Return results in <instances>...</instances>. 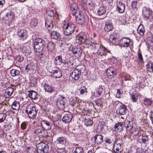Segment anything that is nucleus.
I'll return each mask as SVG.
<instances>
[{
	"instance_id": "nucleus-1",
	"label": "nucleus",
	"mask_w": 153,
	"mask_h": 153,
	"mask_svg": "<svg viewBox=\"0 0 153 153\" xmlns=\"http://www.w3.org/2000/svg\"><path fill=\"white\" fill-rule=\"evenodd\" d=\"M45 45V41L40 38H37L33 44L35 51L37 52H40L43 49Z\"/></svg>"
},
{
	"instance_id": "nucleus-2",
	"label": "nucleus",
	"mask_w": 153,
	"mask_h": 153,
	"mask_svg": "<svg viewBox=\"0 0 153 153\" xmlns=\"http://www.w3.org/2000/svg\"><path fill=\"white\" fill-rule=\"evenodd\" d=\"M62 27L65 34L68 36L74 33L76 27L75 25L69 22L64 24Z\"/></svg>"
},
{
	"instance_id": "nucleus-3",
	"label": "nucleus",
	"mask_w": 153,
	"mask_h": 153,
	"mask_svg": "<svg viewBox=\"0 0 153 153\" xmlns=\"http://www.w3.org/2000/svg\"><path fill=\"white\" fill-rule=\"evenodd\" d=\"M29 117L31 119L35 118L37 114V110L35 106L33 104L28 105L25 110Z\"/></svg>"
},
{
	"instance_id": "nucleus-4",
	"label": "nucleus",
	"mask_w": 153,
	"mask_h": 153,
	"mask_svg": "<svg viewBox=\"0 0 153 153\" xmlns=\"http://www.w3.org/2000/svg\"><path fill=\"white\" fill-rule=\"evenodd\" d=\"M123 142L121 139H119L115 142L113 147L114 151L116 153H120L123 150Z\"/></svg>"
},
{
	"instance_id": "nucleus-5",
	"label": "nucleus",
	"mask_w": 153,
	"mask_h": 153,
	"mask_svg": "<svg viewBox=\"0 0 153 153\" xmlns=\"http://www.w3.org/2000/svg\"><path fill=\"white\" fill-rule=\"evenodd\" d=\"M120 45L122 47L131 48L133 46V42L128 38L123 37L120 40Z\"/></svg>"
},
{
	"instance_id": "nucleus-6",
	"label": "nucleus",
	"mask_w": 153,
	"mask_h": 153,
	"mask_svg": "<svg viewBox=\"0 0 153 153\" xmlns=\"http://www.w3.org/2000/svg\"><path fill=\"white\" fill-rule=\"evenodd\" d=\"M37 151L38 153H47L49 150V146L48 144L41 142L36 145Z\"/></svg>"
},
{
	"instance_id": "nucleus-7",
	"label": "nucleus",
	"mask_w": 153,
	"mask_h": 153,
	"mask_svg": "<svg viewBox=\"0 0 153 153\" xmlns=\"http://www.w3.org/2000/svg\"><path fill=\"white\" fill-rule=\"evenodd\" d=\"M76 21L77 23L81 25L83 24L88 20V16L83 15L82 13L79 12L76 16Z\"/></svg>"
},
{
	"instance_id": "nucleus-8",
	"label": "nucleus",
	"mask_w": 153,
	"mask_h": 153,
	"mask_svg": "<svg viewBox=\"0 0 153 153\" xmlns=\"http://www.w3.org/2000/svg\"><path fill=\"white\" fill-rule=\"evenodd\" d=\"M67 101V99L64 97L60 96L57 100V105L59 108L63 109L65 107Z\"/></svg>"
},
{
	"instance_id": "nucleus-9",
	"label": "nucleus",
	"mask_w": 153,
	"mask_h": 153,
	"mask_svg": "<svg viewBox=\"0 0 153 153\" xmlns=\"http://www.w3.org/2000/svg\"><path fill=\"white\" fill-rule=\"evenodd\" d=\"M6 23L8 26H10L13 22L15 19V15L12 12L7 13L5 17Z\"/></svg>"
},
{
	"instance_id": "nucleus-10",
	"label": "nucleus",
	"mask_w": 153,
	"mask_h": 153,
	"mask_svg": "<svg viewBox=\"0 0 153 153\" xmlns=\"http://www.w3.org/2000/svg\"><path fill=\"white\" fill-rule=\"evenodd\" d=\"M152 10L148 7H145L143 9V16L145 19H147L149 18L150 16L152 15Z\"/></svg>"
},
{
	"instance_id": "nucleus-11",
	"label": "nucleus",
	"mask_w": 153,
	"mask_h": 153,
	"mask_svg": "<svg viewBox=\"0 0 153 153\" xmlns=\"http://www.w3.org/2000/svg\"><path fill=\"white\" fill-rule=\"evenodd\" d=\"M81 74V70L79 69L75 68L71 73V76L72 79L77 80L79 78Z\"/></svg>"
},
{
	"instance_id": "nucleus-12",
	"label": "nucleus",
	"mask_w": 153,
	"mask_h": 153,
	"mask_svg": "<svg viewBox=\"0 0 153 153\" xmlns=\"http://www.w3.org/2000/svg\"><path fill=\"white\" fill-rule=\"evenodd\" d=\"M17 35L20 40L22 41L26 39L28 36L27 31L24 29H21L18 31Z\"/></svg>"
},
{
	"instance_id": "nucleus-13",
	"label": "nucleus",
	"mask_w": 153,
	"mask_h": 153,
	"mask_svg": "<svg viewBox=\"0 0 153 153\" xmlns=\"http://www.w3.org/2000/svg\"><path fill=\"white\" fill-rule=\"evenodd\" d=\"M105 145L107 148L109 149L111 147H113L114 140L113 138L111 137L108 136L104 139Z\"/></svg>"
},
{
	"instance_id": "nucleus-14",
	"label": "nucleus",
	"mask_w": 153,
	"mask_h": 153,
	"mask_svg": "<svg viewBox=\"0 0 153 153\" xmlns=\"http://www.w3.org/2000/svg\"><path fill=\"white\" fill-rule=\"evenodd\" d=\"M106 73L108 77L111 79L114 77L116 74L115 69L112 67L107 69Z\"/></svg>"
},
{
	"instance_id": "nucleus-15",
	"label": "nucleus",
	"mask_w": 153,
	"mask_h": 153,
	"mask_svg": "<svg viewBox=\"0 0 153 153\" xmlns=\"http://www.w3.org/2000/svg\"><path fill=\"white\" fill-rule=\"evenodd\" d=\"M42 127L46 130H49L51 129L52 124L47 120H42L41 122Z\"/></svg>"
},
{
	"instance_id": "nucleus-16",
	"label": "nucleus",
	"mask_w": 153,
	"mask_h": 153,
	"mask_svg": "<svg viewBox=\"0 0 153 153\" xmlns=\"http://www.w3.org/2000/svg\"><path fill=\"white\" fill-rule=\"evenodd\" d=\"M127 110L126 105L123 104H121L119 107L117 112L119 115H123L126 114Z\"/></svg>"
},
{
	"instance_id": "nucleus-17",
	"label": "nucleus",
	"mask_w": 153,
	"mask_h": 153,
	"mask_svg": "<svg viewBox=\"0 0 153 153\" xmlns=\"http://www.w3.org/2000/svg\"><path fill=\"white\" fill-rule=\"evenodd\" d=\"M71 51L74 56L76 57H79L81 55L82 52L80 47L73 48Z\"/></svg>"
},
{
	"instance_id": "nucleus-18",
	"label": "nucleus",
	"mask_w": 153,
	"mask_h": 153,
	"mask_svg": "<svg viewBox=\"0 0 153 153\" xmlns=\"http://www.w3.org/2000/svg\"><path fill=\"white\" fill-rule=\"evenodd\" d=\"M107 52L110 53L109 51H108L103 46H100L98 50L97 53L100 56L105 55Z\"/></svg>"
},
{
	"instance_id": "nucleus-19",
	"label": "nucleus",
	"mask_w": 153,
	"mask_h": 153,
	"mask_svg": "<svg viewBox=\"0 0 153 153\" xmlns=\"http://www.w3.org/2000/svg\"><path fill=\"white\" fill-rule=\"evenodd\" d=\"M71 12V14L73 15L76 16L77 14L78 13H77L78 12V7L77 4L76 3H74L71 5L70 8Z\"/></svg>"
},
{
	"instance_id": "nucleus-20",
	"label": "nucleus",
	"mask_w": 153,
	"mask_h": 153,
	"mask_svg": "<svg viewBox=\"0 0 153 153\" xmlns=\"http://www.w3.org/2000/svg\"><path fill=\"white\" fill-rule=\"evenodd\" d=\"M43 87L45 91L48 93H51L54 91V88L52 87L48 83H45Z\"/></svg>"
},
{
	"instance_id": "nucleus-21",
	"label": "nucleus",
	"mask_w": 153,
	"mask_h": 153,
	"mask_svg": "<svg viewBox=\"0 0 153 153\" xmlns=\"http://www.w3.org/2000/svg\"><path fill=\"white\" fill-rule=\"evenodd\" d=\"M103 91V89L102 85H100L99 87L95 88L93 92V94L96 97H99Z\"/></svg>"
},
{
	"instance_id": "nucleus-22",
	"label": "nucleus",
	"mask_w": 153,
	"mask_h": 153,
	"mask_svg": "<svg viewBox=\"0 0 153 153\" xmlns=\"http://www.w3.org/2000/svg\"><path fill=\"white\" fill-rule=\"evenodd\" d=\"M94 140L95 143L101 144L103 141V136L100 134L96 135L94 136Z\"/></svg>"
},
{
	"instance_id": "nucleus-23",
	"label": "nucleus",
	"mask_w": 153,
	"mask_h": 153,
	"mask_svg": "<svg viewBox=\"0 0 153 153\" xmlns=\"http://www.w3.org/2000/svg\"><path fill=\"white\" fill-rule=\"evenodd\" d=\"M62 76V73L59 69L53 71L51 74V76L55 78H60Z\"/></svg>"
},
{
	"instance_id": "nucleus-24",
	"label": "nucleus",
	"mask_w": 153,
	"mask_h": 153,
	"mask_svg": "<svg viewBox=\"0 0 153 153\" xmlns=\"http://www.w3.org/2000/svg\"><path fill=\"white\" fill-rule=\"evenodd\" d=\"M28 96L32 100H36L38 98V93L33 90L29 91Z\"/></svg>"
},
{
	"instance_id": "nucleus-25",
	"label": "nucleus",
	"mask_w": 153,
	"mask_h": 153,
	"mask_svg": "<svg viewBox=\"0 0 153 153\" xmlns=\"http://www.w3.org/2000/svg\"><path fill=\"white\" fill-rule=\"evenodd\" d=\"M76 42L81 44L86 42L84 36L81 35L80 34H78L76 37Z\"/></svg>"
},
{
	"instance_id": "nucleus-26",
	"label": "nucleus",
	"mask_w": 153,
	"mask_h": 153,
	"mask_svg": "<svg viewBox=\"0 0 153 153\" xmlns=\"http://www.w3.org/2000/svg\"><path fill=\"white\" fill-rule=\"evenodd\" d=\"M72 118V115L71 114H69L65 115L62 119V121L65 123H68L70 122Z\"/></svg>"
},
{
	"instance_id": "nucleus-27",
	"label": "nucleus",
	"mask_w": 153,
	"mask_h": 153,
	"mask_svg": "<svg viewBox=\"0 0 153 153\" xmlns=\"http://www.w3.org/2000/svg\"><path fill=\"white\" fill-rule=\"evenodd\" d=\"M50 36L51 39H58L60 38L61 35L59 32L56 31H52L50 33Z\"/></svg>"
},
{
	"instance_id": "nucleus-28",
	"label": "nucleus",
	"mask_w": 153,
	"mask_h": 153,
	"mask_svg": "<svg viewBox=\"0 0 153 153\" xmlns=\"http://www.w3.org/2000/svg\"><path fill=\"white\" fill-rule=\"evenodd\" d=\"M56 142L57 144L59 145H65L66 143V140L64 137H60L57 138Z\"/></svg>"
},
{
	"instance_id": "nucleus-29",
	"label": "nucleus",
	"mask_w": 153,
	"mask_h": 153,
	"mask_svg": "<svg viewBox=\"0 0 153 153\" xmlns=\"http://www.w3.org/2000/svg\"><path fill=\"white\" fill-rule=\"evenodd\" d=\"M113 28L114 27L112 23L109 22L106 23L104 27V30L106 31H110L112 30Z\"/></svg>"
},
{
	"instance_id": "nucleus-30",
	"label": "nucleus",
	"mask_w": 153,
	"mask_h": 153,
	"mask_svg": "<svg viewBox=\"0 0 153 153\" xmlns=\"http://www.w3.org/2000/svg\"><path fill=\"white\" fill-rule=\"evenodd\" d=\"M20 49L22 52L25 55H27L28 54L31 52L28 46L21 47Z\"/></svg>"
},
{
	"instance_id": "nucleus-31",
	"label": "nucleus",
	"mask_w": 153,
	"mask_h": 153,
	"mask_svg": "<svg viewBox=\"0 0 153 153\" xmlns=\"http://www.w3.org/2000/svg\"><path fill=\"white\" fill-rule=\"evenodd\" d=\"M146 67L148 71L150 73L153 72V63L151 61H148Z\"/></svg>"
},
{
	"instance_id": "nucleus-32",
	"label": "nucleus",
	"mask_w": 153,
	"mask_h": 153,
	"mask_svg": "<svg viewBox=\"0 0 153 153\" xmlns=\"http://www.w3.org/2000/svg\"><path fill=\"white\" fill-rule=\"evenodd\" d=\"M138 33L142 36L144 35L145 32L144 26L142 24H140L137 29Z\"/></svg>"
},
{
	"instance_id": "nucleus-33",
	"label": "nucleus",
	"mask_w": 153,
	"mask_h": 153,
	"mask_svg": "<svg viewBox=\"0 0 153 153\" xmlns=\"http://www.w3.org/2000/svg\"><path fill=\"white\" fill-rule=\"evenodd\" d=\"M117 9L120 13H123L125 10V5L122 2H119L117 4Z\"/></svg>"
},
{
	"instance_id": "nucleus-34",
	"label": "nucleus",
	"mask_w": 153,
	"mask_h": 153,
	"mask_svg": "<svg viewBox=\"0 0 153 153\" xmlns=\"http://www.w3.org/2000/svg\"><path fill=\"white\" fill-rule=\"evenodd\" d=\"M55 44L53 41H50L48 42L47 48L48 50L50 51H53L54 48Z\"/></svg>"
},
{
	"instance_id": "nucleus-35",
	"label": "nucleus",
	"mask_w": 153,
	"mask_h": 153,
	"mask_svg": "<svg viewBox=\"0 0 153 153\" xmlns=\"http://www.w3.org/2000/svg\"><path fill=\"white\" fill-rule=\"evenodd\" d=\"M123 123L118 122L114 126L115 131L117 132H120L123 130Z\"/></svg>"
},
{
	"instance_id": "nucleus-36",
	"label": "nucleus",
	"mask_w": 153,
	"mask_h": 153,
	"mask_svg": "<svg viewBox=\"0 0 153 153\" xmlns=\"http://www.w3.org/2000/svg\"><path fill=\"white\" fill-rule=\"evenodd\" d=\"M36 68V65L33 63H31L27 65L25 67L26 69H27L30 71L35 70Z\"/></svg>"
},
{
	"instance_id": "nucleus-37",
	"label": "nucleus",
	"mask_w": 153,
	"mask_h": 153,
	"mask_svg": "<svg viewBox=\"0 0 153 153\" xmlns=\"http://www.w3.org/2000/svg\"><path fill=\"white\" fill-rule=\"evenodd\" d=\"M20 107V104L19 102L14 101L11 105L12 109L15 110H18Z\"/></svg>"
},
{
	"instance_id": "nucleus-38",
	"label": "nucleus",
	"mask_w": 153,
	"mask_h": 153,
	"mask_svg": "<svg viewBox=\"0 0 153 153\" xmlns=\"http://www.w3.org/2000/svg\"><path fill=\"white\" fill-rule=\"evenodd\" d=\"M45 26L49 31L53 28V25L51 20H47L45 22Z\"/></svg>"
},
{
	"instance_id": "nucleus-39",
	"label": "nucleus",
	"mask_w": 153,
	"mask_h": 153,
	"mask_svg": "<svg viewBox=\"0 0 153 153\" xmlns=\"http://www.w3.org/2000/svg\"><path fill=\"white\" fill-rule=\"evenodd\" d=\"M13 89L11 87H8L5 90V94L7 97L11 96L13 93Z\"/></svg>"
},
{
	"instance_id": "nucleus-40",
	"label": "nucleus",
	"mask_w": 153,
	"mask_h": 153,
	"mask_svg": "<svg viewBox=\"0 0 153 153\" xmlns=\"http://www.w3.org/2000/svg\"><path fill=\"white\" fill-rule=\"evenodd\" d=\"M54 63L56 65H59L62 63V57L60 56H58L55 57L54 60Z\"/></svg>"
},
{
	"instance_id": "nucleus-41",
	"label": "nucleus",
	"mask_w": 153,
	"mask_h": 153,
	"mask_svg": "<svg viewBox=\"0 0 153 153\" xmlns=\"http://www.w3.org/2000/svg\"><path fill=\"white\" fill-rule=\"evenodd\" d=\"M106 13V9L103 7L101 6L100 7L98 10L97 13L99 16H101L105 14Z\"/></svg>"
},
{
	"instance_id": "nucleus-42",
	"label": "nucleus",
	"mask_w": 153,
	"mask_h": 153,
	"mask_svg": "<svg viewBox=\"0 0 153 153\" xmlns=\"http://www.w3.org/2000/svg\"><path fill=\"white\" fill-rule=\"evenodd\" d=\"M79 95L81 96L86 95L87 93L86 88L84 86H82L79 90Z\"/></svg>"
},
{
	"instance_id": "nucleus-43",
	"label": "nucleus",
	"mask_w": 153,
	"mask_h": 153,
	"mask_svg": "<svg viewBox=\"0 0 153 153\" xmlns=\"http://www.w3.org/2000/svg\"><path fill=\"white\" fill-rule=\"evenodd\" d=\"M124 126L128 131L130 130L132 128L133 125L129 121H126L125 122Z\"/></svg>"
},
{
	"instance_id": "nucleus-44",
	"label": "nucleus",
	"mask_w": 153,
	"mask_h": 153,
	"mask_svg": "<svg viewBox=\"0 0 153 153\" xmlns=\"http://www.w3.org/2000/svg\"><path fill=\"white\" fill-rule=\"evenodd\" d=\"M10 73L12 76H14L19 75L20 71L18 70L13 69L10 71Z\"/></svg>"
},
{
	"instance_id": "nucleus-45",
	"label": "nucleus",
	"mask_w": 153,
	"mask_h": 153,
	"mask_svg": "<svg viewBox=\"0 0 153 153\" xmlns=\"http://www.w3.org/2000/svg\"><path fill=\"white\" fill-rule=\"evenodd\" d=\"M38 24V21L37 19L33 18L30 20V25L31 27H35Z\"/></svg>"
},
{
	"instance_id": "nucleus-46",
	"label": "nucleus",
	"mask_w": 153,
	"mask_h": 153,
	"mask_svg": "<svg viewBox=\"0 0 153 153\" xmlns=\"http://www.w3.org/2000/svg\"><path fill=\"white\" fill-rule=\"evenodd\" d=\"M7 117L6 114L5 113H0V123L4 122L6 121V118Z\"/></svg>"
},
{
	"instance_id": "nucleus-47",
	"label": "nucleus",
	"mask_w": 153,
	"mask_h": 153,
	"mask_svg": "<svg viewBox=\"0 0 153 153\" xmlns=\"http://www.w3.org/2000/svg\"><path fill=\"white\" fill-rule=\"evenodd\" d=\"M92 123V120L91 119H85V124L86 126H91Z\"/></svg>"
},
{
	"instance_id": "nucleus-48",
	"label": "nucleus",
	"mask_w": 153,
	"mask_h": 153,
	"mask_svg": "<svg viewBox=\"0 0 153 153\" xmlns=\"http://www.w3.org/2000/svg\"><path fill=\"white\" fill-rule=\"evenodd\" d=\"M116 35L115 33H113L111 34L110 36L109 39L110 41L114 43L116 39Z\"/></svg>"
},
{
	"instance_id": "nucleus-49",
	"label": "nucleus",
	"mask_w": 153,
	"mask_h": 153,
	"mask_svg": "<svg viewBox=\"0 0 153 153\" xmlns=\"http://www.w3.org/2000/svg\"><path fill=\"white\" fill-rule=\"evenodd\" d=\"M26 150L27 153H35L36 150L34 147H27Z\"/></svg>"
},
{
	"instance_id": "nucleus-50",
	"label": "nucleus",
	"mask_w": 153,
	"mask_h": 153,
	"mask_svg": "<svg viewBox=\"0 0 153 153\" xmlns=\"http://www.w3.org/2000/svg\"><path fill=\"white\" fill-rule=\"evenodd\" d=\"M95 41L93 39H91V45H92L91 48L94 49L96 48L97 47H98V46H99V45L98 44H97L96 43H95L94 42Z\"/></svg>"
},
{
	"instance_id": "nucleus-51",
	"label": "nucleus",
	"mask_w": 153,
	"mask_h": 153,
	"mask_svg": "<svg viewBox=\"0 0 153 153\" xmlns=\"http://www.w3.org/2000/svg\"><path fill=\"white\" fill-rule=\"evenodd\" d=\"M144 103L146 105H150L152 103V101L150 99H146L144 101Z\"/></svg>"
},
{
	"instance_id": "nucleus-52",
	"label": "nucleus",
	"mask_w": 153,
	"mask_h": 153,
	"mask_svg": "<svg viewBox=\"0 0 153 153\" xmlns=\"http://www.w3.org/2000/svg\"><path fill=\"white\" fill-rule=\"evenodd\" d=\"M40 59L42 62H44L47 59V56L43 54H42L40 56Z\"/></svg>"
},
{
	"instance_id": "nucleus-53",
	"label": "nucleus",
	"mask_w": 153,
	"mask_h": 153,
	"mask_svg": "<svg viewBox=\"0 0 153 153\" xmlns=\"http://www.w3.org/2000/svg\"><path fill=\"white\" fill-rule=\"evenodd\" d=\"M63 63L64 64H67L68 66H71L73 65V63L69 61H68L67 59L65 60H62V63Z\"/></svg>"
},
{
	"instance_id": "nucleus-54",
	"label": "nucleus",
	"mask_w": 153,
	"mask_h": 153,
	"mask_svg": "<svg viewBox=\"0 0 153 153\" xmlns=\"http://www.w3.org/2000/svg\"><path fill=\"white\" fill-rule=\"evenodd\" d=\"M47 13L50 17H52L54 15V12L52 10H49L47 11Z\"/></svg>"
},
{
	"instance_id": "nucleus-55",
	"label": "nucleus",
	"mask_w": 153,
	"mask_h": 153,
	"mask_svg": "<svg viewBox=\"0 0 153 153\" xmlns=\"http://www.w3.org/2000/svg\"><path fill=\"white\" fill-rule=\"evenodd\" d=\"M87 6L88 7V8L91 10L94 8V6L92 1H87Z\"/></svg>"
},
{
	"instance_id": "nucleus-56",
	"label": "nucleus",
	"mask_w": 153,
	"mask_h": 153,
	"mask_svg": "<svg viewBox=\"0 0 153 153\" xmlns=\"http://www.w3.org/2000/svg\"><path fill=\"white\" fill-rule=\"evenodd\" d=\"M74 153H83V150L81 147H77L76 148Z\"/></svg>"
},
{
	"instance_id": "nucleus-57",
	"label": "nucleus",
	"mask_w": 153,
	"mask_h": 153,
	"mask_svg": "<svg viewBox=\"0 0 153 153\" xmlns=\"http://www.w3.org/2000/svg\"><path fill=\"white\" fill-rule=\"evenodd\" d=\"M131 98L133 102H136L137 100V97L135 93H133L131 94Z\"/></svg>"
},
{
	"instance_id": "nucleus-58",
	"label": "nucleus",
	"mask_w": 153,
	"mask_h": 153,
	"mask_svg": "<svg viewBox=\"0 0 153 153\" xmlns=\"http://www.w3.org/2000/svg\"><path fill=\"white\" fill-rule=\"evenodd\" d=\"M126 22L124 17H121V19L119 21V24L121 25H125Z\"/></svg>"
},
{
	"instance_id": "nucleus-59",
	"label": "nucleus",
	"mask_w": 153,
	"mask_h": 153,
	"mask_svg": "<svg viewBox=\"0 0 153 153\" xmlns=\"http://www.w3.org/2000/svg\"><path fill=\"white\" fill-rule=\"evenodd\" d=\"M16 59L17 61L20 62L23 60V58L21 56L17 55L16 57Z\"/></svg>"
},
{
	"instance_id": "nucleus-60",
	"label": "nucleus",
	"mask_w": 153,
	"mask_h": 153,
	"mask_svg": "<svg viewBox=\"0 0 153 153\" xmlns=\"http://www.w3.org/2000/svg\"><path fill=\"white\" fill-rule=\"evenodd\" d=\"M87 44L88 45L87 47L90 48H91L92 45H91V39L90 40H89L88 39H86V42Z\"/></svg>"
},
{
	"instance_id": "nucleus-61",
	"label": "nucleus",
	"mask_w": 153,
	"mask_h": 153,
	"mask_svg": "<svg viewBox=\"0 0 153 153\" xmlns=\"http://www.w3.org/2000/svg\"><path fill=\"white\" fill-rule=\"evenodd\" d=\"M138 59H139V62L140 61L141 63L143 62V59L142 55L140 53H138Z\"/></svg>"
},
{
	"instance_id": "nucleus-62",
	"label": "nucleus",
	"mask_w": 153,
	"mask_h": 153,
	"mask_svg": "<svg viewBox=\"0 0 153 153\" xmlns=\"http://www.w3.org/2000/svg\"><path fill=\"white\" fill-rule=\"evenodd\" d=\"M57 153H66L64 148L60 149L58 150Z\"/></svg>"
},
{
	"instance_id": "nucleus-63",
	"label": "nucleus",
	"mask_w": 153,
	"mask_h": 153,
	"mask_svg": "<svg viewBox=\"0 0 153 153\" xmlns=\"http://www.w3.org/2000/svg\"><path fill=\"white\" fill-rule=\"evenodd\" d=\"M77 102V101H76V99H73L71 102L70 105L72 106H73L75 105Z\"/></svg>"
},
{
	"instance_id": "nucleus-64",
	"label": "nucleus",
	"mask_w": 153,
	"mask_h": 153,
	"mask_svg": "<svg viewBox=\"0 0 153 153\" xmlns=\"http://www.w3.org/2000/svg\"><path fill=\"white\" fill-rule=\"evenodd\" d=\"M44 132V131L41 129H36L35 131V132L36 133L39 134H40V133H42V132Z\"/></svg>"
}]
</instances>
